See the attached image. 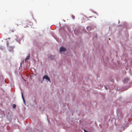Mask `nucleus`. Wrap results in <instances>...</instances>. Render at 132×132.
I'll use <instances>...</instances> for the list:
<instances>
[{"label": "nucleus", "mask_w": 132, "mask_h": 132, "mask_svg": "<svg viewBox=\"0 0 132 132\" xmlns=\"http://www.w3.org/2000/svg\"><path fill=\"white\" fill-rule=\"evenodd\" d=\"M15 29L14 28H12L11 30V31L12 32H13L15 31Z\"/></svg>", "instance_id": "nucleus-7"}, {"label": "nucleus", "mask_w": 132, "mask_h": 132, "mask_svg": "<svg viewBox=\"0 0 132 132\" xmlns=\"http://www.w3.org/2000/svg\"><path fill=\"white\" fill-rule=\"evenodd\" d=\"M84 132H88L86 130H84Z\"/></svg>", "instance_id": "nucleus-10"}, {"label": "nucleus", "mask_w": 132, "mask_h": 132, "mask_svg": "<svg viewBox=\"0 0 132 132\" xmlns=\"http://www.w3.org/2000/svg\"><path fill=\"white\" fill-rule=\"evenodd\" d=\"M50 58L52 60H53L54 58V56H51L49 58Z\"/></svg>", "instance_id": "nucleus-5"}, {"label": "nucleus", "mask_w": 132, "mask_h": 132, "mask_svg": "<svg viewBox=\"0 0 132 132\" xmlns=\"http://www.w3.org/2000/svg\"><path fill=\"white\" fill-rule=\"evenodd\" d=\"M8 39H10V38H8Z\"/></svg>", "instance_id": "nucleus-11"}, {"label": "nucleus", "mask_w": 132, "mask_h": 132, "mask_svg": "<svg viewBox=\"0 0 132 132\" xmlns=\"http://www.w3.org/2000/svg\"><path fill=\"white\" fill-rule=\"evenodd\" d=\"M66 51V48L63 47H61L60 49V52H62L65 51Z\"/></svg>", "instance_id": "nucleus-2"}, {"label": "nucleus", "mask_w": 132, "mask_h": 132, "mask_svg": "<svg viewBox=\"0 0 132 132\" xmlns=\"http://www.w3.org/2000/svg\"><path fill=\"white\" fill-rule=\"evenodd\" d=\"M16 107V105L15 104H14L13 105V108H14Z\"/></svg>", "instance_id": "nucleus-8"}, {"label": "nucleus", "mask_w": 132, "mask_h": 132, "mask_svg": "<svg viewBox=\"0 0 132 132\" xmlns=\"http://www.w3.org/2000/svg\"><path fill=\"white\" fill-rule=\"evenodd\" d=\"M30 57V55H29L28 56H27L26 58L25 59V61L26 62V61L27 60H28L29 59Z\"/></svg>", "instance_id": "nucleus-4"}, {"label": "nucleus", "mask_w": 132, "mask_h": 132, "mask_svg": "<svg viewBox=\"0 0 132 132\" xmlns=\"http://www.w3.org/2000/svg\"><path fill=\"white\" fill-rule=\"evenodd\" d=\"M44 79H45L46 80H48L49 81H50V78L47 75H45L43 77V80Z\"/></svg>", "instance_id": "nucleus-1"}, {"label": "nucleus", "mask_w": 132, "mask_h": 132, "mask_svg": "<svg viewBox=\"0 0 132 132\" xmlns=\"http://www.w3.org/2000/svg\"><path fill=\"white\" fill-rule=\"evenodd\" d=\"M129 80V79L128 78H125L123 80V82L124 83L127 82V81Z\"/></svg>", "instance_id": "nucleus-3"}, {"label": "nucleus", "mask_w": 132, "mask_h": 132, "mask_svg": "<svg viewBox=\"0 0 132 132\" xmlns=\"http://www.w3.org/2000/svg\"><path fill=\"white\" fill-rule=\"evenodd\" d=\"M72 17L73 19H74L75 18V16L73 15L72 16Z\"/></svg>", "instance_id": "nucleus-9"}, {"label": "nucleus", "mask_w": 132, "mask_h": 132, "mask_svg": "<svg viewBox=\"0 0 132 132\" xmlns=\"http://www.w3.org/2000/svg\"><path fill=\"white\" fill-rule=\"evenodd\" d=\"M22 97L23 100V101L25 102V100H24V98L23 97V93H22Z\"/></svg>", "instance_id": "nucleus-6"}]
</instances>
